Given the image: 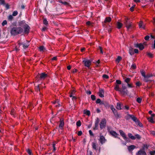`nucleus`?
Returning <instances> with one entry per match:
<instances>
[{"label": "nucleus", "instance_id": "nucleus-1", "mask_svg": "<svg viewBox=\"0 0 155 155\" xmlns=\"http://www.w3.org/2000/svg\"><path fill=\"white\" fill-rule=\"evenodd\" d=\"M125 118L127 120H128L130 119H132L135 123L137 125H138L140 127H141L143 126L142 123H141L138 119L133 115L128 114L125 116Z\"/></svg>", "mask_w": 155, "mask_h": 155}, {"label": "nucleus", "instance_id": "nucleus-2", "mask_svg": "<svg viewBox=\"0 0 155 155\" xmlns=\"http://www.w3.org/2000/svg\"><path fill=\"white\" fill-rule=\"evenodd\" d=\"M23 32V29L21 27H14L12 29L11 33L12 35H16L21 34Z\"/></svg>", "mask_w": 155, "mask_h": 155}, {"label": "nucleus", "instance_id": "nucleus-3", "mask_svg": "<svg viewBox=\"0 0 155 155\" xmlns=\"http://www.w3.org/2000/svg\"><path fill=\"white\" fill-rule=\"evenodd\" d=\"M48 74L44 73H42L40 74H38L36 77V79L40 78L41 80H44L48 77Z\"/></svg>", "mask_w": 155, "mask_h": 155}, {"label": "nucleus", "instance_id": "nucleus-4", "mask_svg": "<svg viewBox=\"0 0 155 155\" xmlns=\"http://www.w3.org/2000/svg\"><path fill=\"white\" fill-rule=\"evenodd\" d=\"M106 122H107L105 119L104 118L102 119L100 124V128L101 129H102L105 127Z\"/></svg>", "mask_w": 155, "mask_h": 155}, {"label": "nucleus", "instance_id": "nucleus-5", "mask_svg": "<svg viewBox=\"0 0 155 155\" xmlns=\"http://www.w3.org/2000/svg\"><path fill=\"white\" fill-rule=\"evenodd\" d=\"M83 62L84 63V66L89 68L91 64V61L87 59H84L83 61Z\"/></svg>", "mask_w": 155, "mask_h": 155}, {"label": "nucleus", "instance_id": "nucleus-6", "mask_svg": "<svg viewBox=\"0 0 155 155\" xmlns=\"http://www.w3.org/2000/svg\"><path fill=\"white\" fill-rule=\"evenodd\" d=\"M109 132L110 135L115 138H117L119 139H120L122 141V140L120 139V138L118 137V136L119 135L114 130L109 131Z\"/></svg>", "mask_w": 155, "mask_h": 155}, {"label": "nucleus", "instance_id": "nucleus-7", "mask_svg": "<svg viewBox=\"0 0 155 155\" xmlns=\"http://www.w3.org/2000/svg\"><path fill=\"white\" fill-rule=\"evenodd\" d=\"M99 140L101 144L102 145L106 142L107 140L105 139V137L101 134L100 135Z\"/></svg>", "mask_w": 155, "mask_h": 155}, {"label": "nucleus", "instance_id": "nucleus-8", "mask_svg": "<svg viewBox=\"0 0 155 155\" xmlns=\"http://www.w3.org/2000/svg\"><path fill=\"white\" fill-rule=\"evenodd\" d=\"M134 46L136 48H138L140 50H142L144 48L143 45L142 43L136 44H134Z\"/></svg>", "mask_w": 155, "mask_h": 155}, {"label": "nucleus", "instance_id": "nucleus-9", "mask_svg": "<svg viewBox=\"0 0 155 155\" xmlns=\"http://www.w3.org/2000/svg\"><path fill=\"white\" fill-rule=\"evenodd\" d=\"M136 155H147V154L144 151V149L140 150L136 153Z\"/></svg>", "mask_w": 155, "mask_h": 155}, {"label": "nucleus", "instance_id": "nucleus-10", "mask_svg": "<svg viewBox=\"0 0 155 155\" xmlns=\"http://www.w3.org/2000/svg\"><path fill=\"white\" fill-rule=\"evenodd\" d=\"M19 45H23V47L24 48H27L29 45V41H26L25 42H24L23 44L19 43Z\"/></svg>", "mask_w": 155, "mask_h": 155}, {"label": "nucleus", "instance_id": "nucleus-11", "mask_svg": "<svg viewBox=\"0 0 155 155\" xmlns=\"http://www.w3.org/2000/svg\"><path fill=\"white\" fill-rule=\"evenodd\" d=\"M119 132L120 135L126 141H127V138L126 137L125 133L122 130H119Z\"/></svg>", "mask_w": 155, "mask_h": 155}, {"label": "nucleus", "instance_id": "nucleus-12", "mask_svg": "<svg viewBox=\"0 0 155 155\" xmlns=\"http://www.w3.org/2000/svg\"><path fill=\"white\" fill-rule=\"evenodd\" d=\"M26 26L23 27L24 29V32L25 34H28L29 32L30 28L28 25H26Z\"/></svg>", "mask_w": 155, "mask_h": 155}, {"label": "nucleus", "instance_id": "nucleus-13", "mask_svg": "<svg viewBox=\"0 0 155 155\" xmlns=\"http://www.w3.org/2000/svg\"><path fill=\"white\" fill-rule=\"evenodd\" d=\"M128 19L127 18H126V21L125 22L126 27H127L128 30V29L130 28L131 26V24H130V22L128 21Z\"/></svg>", "mask_w": 155, "mask_h": 155}, {"label": "nucleus", "instance_id": "nucleus-14", "mask_svg": "<svg viewBox=\"0 0 155 155\" xmlns=\"http://www.w3.org/2000/svg\"><path fill=\"white\" fill-rule=\"evenodd\" d=\"M152 75L150 74H147L144 77L143 81L146 82H147L150 81L149 78L151 77Z\"/></svg>", "mask_w": 155, "mask_h": 155}, {"label": "nucleus", "instance_id": "nucleus-15", "mask_svg": "<svg viewBox=\"0 0 155 155\" xmlns=\"http://www.w3.org/2000/svg\"><path fill=\"white\" fill-rule=\"evenodd\" d=\"M138 25L140 28L143 29H145V25L143 21H140Z\"/></svg>", "mask_w": 155, "mask_h": 155}, {"label": "nucleus", "instance_id": "nucleus-16", "mask_svg": "<svg viewBox=\"0 0 155 155\" xmlns=\"http://www.w3.org/2000/svg\"><path fill=\"white\" fill-rule=\"evenodd\" d=\"M99 122V119L97 118V119L96 120V121L95 122V126H94V127L93 128V129L94 130H96L98 129V126Z\"/></svg>", "mask_w": 155, "mask_h": 155}, {"label": "nucleus", "instance_id": "nucleus-17", "mask_svg": "<svg viewBox=\"0 0 155 155\" xmlns=\"http://www.w3.org/2000/svg\"><path fill=\"white\" fill-rule=\"evenodd\" d=\"M104 90L103 89H100L99 91V95L101 97H104Z\"/></svg>", "mask_w": 155, "mask_h": 155}, {"label": "nucleus", "instance_id": "nucleus-18", "mask_svg": "<svg viewBox=\"0 0 155 155\" xmlns=\"http://www.w3.org/2000/svg\"><path fill=\"white\" fill-rule=\"evenodd\" d=\"M136 147V146L134 145H131L127 147V149L129 152H131Z\"/></svg>", "mask_w": 155, "mask_h": 155}, {"label": "nucleus", "instance_id": "nucleus-19", "mask_svg": "<svg viewBox=\"0 0 155 155\" xmlns=\"http://www.w3.org/2000/svg\"><path fill=\"white\" fill-rule=\"evenodd\" d=\"M119 91L120 94L123 95L127 94L128 93V90L127 89H120Z\"/></svg>", "mask_w": 155, "mask_h": 155}, {"label": "nucleus", "instance_id": "nucleus-20", "mask_svg": "<svg viewBox=\"0 0 155 155\" xmlns=\"http://www.w3.org/2000/svg\"><path fill=\"white\" fill-rule=\"evenodd\" d=\"M64 125V122L63 120L61 119H60V123L59 125V128L61 129H62Z\"/></svg>", "mask_w": 155, "mask_h": 155}, {"label": "nucleus", "instance_id": "nucleus-21", "mask_svg": "<svg viewBox=\"0 0 155 155\" xmlns=\"http://www.w3.org/2000/svg\"><path fill=\"white\" fill-rule=\"evenodd\" d=\"M28 25L25 22V21H21L19 23V25L20 26L22 27H24L26 26V25Z\"/></svg>", "mask_w": 155, "mask_h": 155}, {"label": "nucleus", "instance_id": "nucleus-22", "mask_svg": "<svg viewBox=\"0 0 155 155\" xmlns=\"http://www.w3.org/2000/svg\"><path fill=\"white\" fill-rule=\"evenodd\" d=\"M114 113L115 117L116 118H120L121 117V115L120 114H118L117 111H116L115 112H114V113Z\"/></svg>", "mask_w": 155, "mask_h": 155}, {"label": "nucleus", "instance_id": "nucleus-23", "mask_svg": "<svg viewBox=\"0 0 155 155\" xmlns=\"http://www.w3.org/2000/svg\"><path fill=\"white\" fill-rule=\"evenodd\" d=\"M129 54L131 55H132L134 54V52L133 51V49L131 47L129 48Z\"/></svg>", "mask_w": 155, "mask_h": 155}, {"label": "nucleus", "instance_id": "nucleus-24", "mask_svg": "<svg viewBox=\"0 0 155 155\" xmlns=\"http://www.w3.org/2000/svg\"><path fill=\"white\" fill-rule=\"evenodd\" d=\"M128 136L129 138L132 140H134L136 139V137L135 136H133L131 133H128Z\"/></svg>", "mask_w": 155, "mask_h": 155}, {"label": "nucleus", "instance_id": "nucleus-25", "mask_svg": "<svg viewBox=\"0 0 155 155\" xmlns=\"http://www.w3.org/2000/svg\"><path fill=\"white\" fill-rule=\"evenodd\" d=\"M122 59V58L120 56H118L116 60V63L117 64L119 63L120 62V61Z\"/></svg>", "mask_w": 155, "mask_h": 155}, {"label": "nucleus", "instance_id": "nucleus-26", "mask_svg": "<svg viewBox=\"0 0 155 155\" xmlns=\"http://www.w3.org/2000/svg\"><path fill=\"white\" fill-rule=\"evenodd\" d=\"M116 108L117 109L120 110L122 109H123V107L122 108H121V104L120 103H117L116 106Z\"/></svg>", "mask_w": 155, "mask_h": 155}, {"label": "nucleus", "instance_id": "nucleus-27", "mask_svg": "<svg viewBox=\"0 0 155 155\" xmlns=\"http://www.w3.org/2000/svg\"><path fill=\"white\" fill-rule=\"evenodd\" d=\"M111 18L110 17H108L106 18L104 21V22L106 23V22H109L111 21Z\"/></svg>", "mask_w": 155, "mask_h": 155}, {"label": "nucleus", "instance_id": "nucleus-28", "mask_svg": "<svg viewBox=\"0 0 155 155\" xmlns=\"http://www.w3.org/2000/svg\"><path fill=\"white\" fill-rule=\"evenodd\" d=\"M147 120L150 122H151L152 123H154V121L153 120V117H148Z\"/></svg>", "mask_w": 155, "mask_h": 155}, {"label": "nucleus", "instance_id": "nucleus-29", "mask_svg": "<svg viewBox=\"0 0 155 155\" xmlns=\"http://www.w3.org/2000/svg\"><path fill=\"white\" fill-rule=\"evenodd\" d=\"M92 148L95 150H97V145L95 143L93 142L92 143Z\"/></svg>", "mask_w": 155, "mask_h": 155}, {"label": "nucleus", "instance_id": "nucleus-30", "mask_svg": "<svg viewBox=\"0 0 155 155\" xmlns=\"http://www.w3.org/2000/svg\"><path fill=\"white\" fill-rule=\"evenodd\" d=\"M123 25L122 24L118 22L117 23V28L118 29H120L121 28Z\"/></svg>", "mask_w": 155, "mask_h": 155}, {"label": "nucleus", "instance_id": "nucleus-31", "mask_svg": "<svg viewBox=\"0 0 155 155\" xmlns=\"http://www.w3.org/2000/svg\"><path fill=\"white\" fill-rule=\"evenodd\" d=\"M96 103L97 104L100 103L101 104H104V103L103 102H101V100L100 99H97L96 101Z\"/></svg>", "mask_w": 155, "mask_h": 155}, {"label": "nucleus", "instance_id": "nucleus-32", "mask_svg": "<svg viewBox=\"0 0 155 155\" xmlns=\"http://www.w3.org/2000/svg\"><path fill=\"white\" fill-rule=\"evenodd\" d=\"M114 89L116 91H120V89L119 88V85L118 84H116L115 87L114 88Z\"/></svg>", "mask_w": 155, "mask_h": 155}, {"label": "nucleus", "instance_id": "nucleus-33", "mask_svg": "<svg viewBox=\"0 0 155 155\" xmlns=\"http://www.w3.org/2000/svg\"><path fill=\"white\" fill-rule=\"evenodd\" d=\"M59 2L62 4L63 5H68V3L67 2L65 1H63L61 0H60L59 1Z\"/></svg>", "mask_w": 155, "mask_h": 155}, {"label": "nucleus", "instance_id": "nucleus-34", "mask_svg": "<svg viewBox=\"0 0 155 155\" xmlns=\"http://www.w3.org/2000/svg\"><path fill=\"white\" fill-rule=\"evenodd\" d=\"M8 21H12V20L13 19V16L12 15H9L8 17Z\"/></svg>", "mask_w": 155, "mask_h": 155}, {"label": "nucleus", "instance_id": "nucleus-35", "mask_svg": "<svg viewBox=\"0 0 155 155\" xmlns=\"http://www.w3.org/2000/svg\"><path fill=\"white\" fill-rule=\"evenodd\" d=\"M140 73H141V74L142 75L143 77H144L146 75L145 72L143 70H141L140 71Z\"/></svg>", "mask_w": 155, "mask_h": 155}, {"label": "nucleus", "instance_id": "nucleus-36", "mask_svg": "<svg viewBox=\"0 0 155 155\" xmlns=\"http://www.w3.org/2000/svg\"><path fill=\"white\" fill-rule=\"evenodd\" d=\"M18 14V12L17 11H15L13 12L12 15L13 16H16Z\"/></svg>", "mask_w": 155, "mask_h": 155}, {"label": "nucleus", "instance_id": "nucleus-37", "mask_svg": "<svg viewBox=\"0 0 155 155\" xmlns=\"http://www.w3.org/2000/svg\"><path fill=\"white\" fill-rule=\"evenodd\" d=\"M39 50L41 51H43L45 49V48L44 46H41L39 48Z\"/></svg>", "mask_w": 155, "mask_h": 155}, {"label": "nucleus", "instance_id": "nucleus-38", "mask_svg": "<svg viewBox=\"0 0 155 155\" xmlns=\"http://www.w3.org/2000/svg\"><path fill=\"white\" fill-rule=\"evenodd\" d=\"M130 80V79L129 78H127L124 80L125 82L127 83H129Z\"/></svg>", "mask_w": 155, "mask_h": 155}, {"label": "nucleus", "instance_id": "nucleus-39", "mask_svg": "<svg viewBox=\"0 0 155 155\" xmlns=\"http://www.w3.org/2000/svg\"><path fill=\"white\" fill-rule=\"evenodd\" d=\"M43 24L45 25H47L48 24V21L46 18L44 19L43 21Z\"/></svg>", "mask_w": 155, "mask_h": 155}, {"label": "nucleus", "instance_id": "nucleus-40", "mask_svg": "<svg viewBox=\"0 0 155 155\" xmlns=\"http://www.w3.org/2000/svg\"><path fill=\"white\" fill-rule=\"evenodd\" d=\"M127 86L129 88H132L134 87L132 83H128L127 84Z\"/></svg>", "mask_w": 155, "mask_h": 155}, {"label": "nucleus", "instance_id": "nucleus-41", "mask_svg": "<svg viewBox=\"0 0 155 155\" xmlns=\"http://www.w3.org/2000/svg\"><path fill=\"white\" fill-rule=\"evenodd\" d=\"M84 114L88 116H89L90 114V112L89 110L84 111Z\"/></svg>", "mask_w": 155, "mask_h": 155}, {"label": "nucleus", "instance_id": "nucleus-42", "mask_svg": "<svg viewBox=\"0 0 155 155\" xmlns=\"http://www.w3.org/2000/svg\"><path fill=\"white\" fill-rule=\"evenodd\" d=\"M110 109L112 110L113 113L114 112H115L117 111L116 110L114 107L113 105L111 106L110 107Z\"/></svg>", "mask_w": 155, "mask_h": 155}, {"label": "nucleus", "instance_id": "nucleus-43", "mask_svg": "<svg viewBox=\"0 0 155 155\" xmlns=\"http://www.w3.org/2000/svg\"><path fill=\"white\" fill-rule=\"evenodd\" d=\"M81 123L80 120L78 121L76 123V125L78 127H80L81 126Z\"/></svg>", "mask_w": 155, "mask_h": 155}, {"label": "nucleus", "instance_id": "nucleus-44", "mask_svg": "<svg viewBox=\"0 0 155 155\" xmlns=\"http://www.w3.org/2000/svg\"><path fill=\"white\" fill-rule=\"evenodd\" d=\"M27 152L29 155H32V152L30 150L28 149L27 150Z\"/></svg>", "mask_w": 155, "mask_h": 155}, {"label": "nucleus", "instance_id": "nucleus-45", "mask_svg": "<svg viewBox=\"0 0 155 155\" xmlns=\"http://www.w3.org/2000/svg\"><path fill=\"white\" fill-rule=\"evenodd\" d=\"M147 55L150 58H152L153 57V55L150 52H147Z\"/></svg>", "mask_w": 155, "mask_h": 155}, {"label": "nucleus", "instance_id": "nucleus-46", "mask_svg": "<svg viewBox=\"0 0 155 155\" xmlns=\"http://www.w3.org/2000/svg\"><path fill=\"white\" fill-rule=\"evenodd\" d=\"M135 137L138 139H140L141 138L140 136L138 134H136Z\"/></svg>", "mask_w": 155, "mask_h": 155}, {"label": "nucleus", "instance_id": "nucleus-47", "mask_svg": "<svg viewBox=\"0 0 155 155\" xmlns=\"http://www.w3.org/2000/svg\"><path fill=\"white\" fill-rule=\"evenodd\" d=\"M141 101L142 99L140 97H138L137 99V102L139 103H140L141 102Z\"/></svg>", "mask_w": 155, "mask_h": 155}, {"label": "nucleus", "instance_id": "nucleus-48", "mask_svg": "<svg viewBox=\"0 0 155 155\" xmlns=\"http://www.w3.org/2000/svg\"><path fill=\"white\" fill-rule=\"evenodd\" d=\"M35 90L37 92L40 91L39 85H38L35 87Z\"/></svg>", "mask_w": 155, "mask_h": 155}, {"label": "nucleus", "instance_id": "nucleus-49", "mask_svg": "<svg viewBox=\"0 0 155 155\" xmlns=\"http://www.w3.org/2000/svg\"><path fill=\"white\" fill-rule=\"evenodd\" d=\"M3 5L5 6V7L6 8V9H9L10 8V7H9L10 6L9 5V4L8 3L6 4H5V5Z\"/></svg>", "mask_w": 155, "mask_h": 155}, {"label": "nucleus", "instance_id": "nucleus-50", "mask_svg": "<svg viewBox=\"0 0 155 155\" xmlns=\"http://www.w3.org/2000/svg\"><path fill=\"white\" fill-rule=\"evenodd\" d=\"M57 103L58 104L56 105V107H58V106H60V104H59V101L57 100H56V101L55 102H54V104H55L56 103Z\"/></svg>", "mask_w": 155, "mask_h": 155}, {"label": "nucleus", "instance_id": "nucleus-51", "mask_svg": "<svg viewBox=\"0 0 155 155\" xmlns=\"http://www.w3.org/2000/svg\"><path fill=\"white\" fill-rule=\"evenodd\" d=\"M0 4L2 5H5V0H0Z\"/></svg>", "mask_w": 155, "mask_h": 155}, {"label": "nucleus", "instance_id": "nucleus-52", "mask_svg": "<svg viewBox=\"0 0 155 155\" xmlns=\"http://www.w3.org/2000/svg\"><path fill=\"white\" fill-rule=\"evenodd\" d=\"M131 68L134 69H135L136 68V65L135 64H133L131 66Z\"/></svg>", "mask_w": 155, "mask_h": 155}, {"label": "nucleus", "instance_id": "nucleus-53", "mask_svg": "<svg viewBox=\"0 0 155 155\" xmlns=\"http://www.w3.org/2000/svg\"><path fill=\"white\" fill-rule=\"evenodd\" d=\"M91 98L92 100L93 101L95 100L96 99L95 96L94 95H92L91 96Z\"/></svg>", "mask_w": 155, "mask_h": 155}, {"label": "nucleus", "instance_id": "nucleus-54", "mask_svg": "<svg viewBox=\"0 0 155 155\" xmlns=\"http://www.w3.org/2000/svg\"><path fill=\"white\" fill-rule=\"evenodd\" d=\"M150 155H154L155 154V150L150 151Z\"/></svg>", "mask_w": 155, "mask_h": 155}, {"label": "nucleus", "instance_id": "nucleus-55", "mask_svg": "<svg viewBox=\"0 0 155 155\" xmlns=\"http://www.w3.org/2000/svg\"><path fill=\"white\" fill-rule=\"evenodd\" d=\"M7 24V22L6 20H4L3 22L2 23V25L3 26L5 25H6Z\"/></svg>", "mask_w": 155, "mask_h": 155}, {"label": "nucleus", "instance_id": "nucleus-56", "mask_svg": "<svg viewBox=\"0 0 155 155\" xmlns=\"http://www.w3.org/2000/svg\"><path fill=\"white\" fill-rule=\"evenodd\" d=\"M116 82L117 84H121V81L119 80H117L116 81Z\"/></svg>", "mask_w": 155, "mask_h": 155}, {"label": "nucleus", "instance_id": "nucleus-57", "mask_svg": "<svg viewBox=\"0 0 155 155\" xmlns=\"http://www.w3.org/2000/svg\"><path fill=\"white\" fill-rule=\"evenodd\" d=\"M129 109V107L125 105L124 107H123V109H124L127 110H128Z\"/></svg>", "mask_w": 155, "mask_h": 155}, {"label": "nucleus", "instance_id": "nucleus-58", "mask_svg": "<svg viewBox=\"0 0 155 155\" xmlns=\"http://www.w3.org/2000/svg\"><path fill=\"white\" fill-rule=\"evenodd\" d=\"M103 77L105 79H108L109 78L108 76L106 74H104L103 75Z\"/></svg>", "mask_w": 155, "mask_h": 155}, {"label": "nucleus", "instance_id": "nucleus-59", "mask_svg": "<svg viewBox=\"0 0 155 155\" xmlns=\"http://www.w3.org/2000/svg\"><path fill=\"white\" fill-rule=\"evenodd\" d=\"M89 132L90 135L92 136H94V134H93V133H92V131L91 130H89Z\"/></svg>", "mask_w": 155, "mask_h": 155}, {"label": "nucleus", "instance_id": "nucleus-60", "mask_svg": "<svg viewBox=\"0 0 155 155\" xmlns=\"http://www.w3.org/2000/svg\"><path fill=\"white\" fill-rule=\"evenodd\" d=\"M150 36L149 35H147L144 38L145 39L146 41L148 40Z\"/></svg>", "mask_w": 155, "mask_h": 155}, {"label": "nucleus", "instance_id": "nucleus-61", "mask_svg": "<svg viewBox=\"0 0 155 155\" xmlns=\"http://www.w3.org/2000/svg\"><path fill=\"white\" fill-rule=\"evenodd\" d=\"M135 6V5H133L131 8H130V10L131 12H133L134 10V8Z\"/></svg>", "mask_w": 155, "mask_h": 155}, {"label": "nucleus", "instance_id": "nucleus-62", "mask_svg": "<svg viewBox=\"0 0 155 155\" xmlns=\"http://www.w3.org/2000/svg\"><path fill=\"white\" fill-rule=\"evenodd\" d=\"M136 84L137 86H140L141 85V84L140 83V82L138 81L136 83Z\"/></svg>", "mask_w": 155, "mask_h": 155}, {"label": "nucleus", "instance_id": "nucleus-63", "mask_svg": "<svg viewBox=\"0 0 155 155\" xmlns=\"http://www.w3.org/2000/svg\"><path fill=\"white\" fill-rule=\"evenodd\" d=\"M99 49L100 50L101 53V54H103V51H102V47H101V46H99Z\"/></svg>", "mask_w": 155, "mask_h": 155}, {"label": "nucleus", "instance_id": "nucleus-64", "mask_svg": "<svg viewBox=\"0 0 155 155\" xmlns=\"http://www.w3.org/2000/svg\"><path fill=\"white\" fill-rule=\"evenodd\" d=\"M15 110L14 109H12L11 112L10 114L12 115H14Z\"/></svg>", "mask_w": 155, "mask_h": 155}]
</instances>
